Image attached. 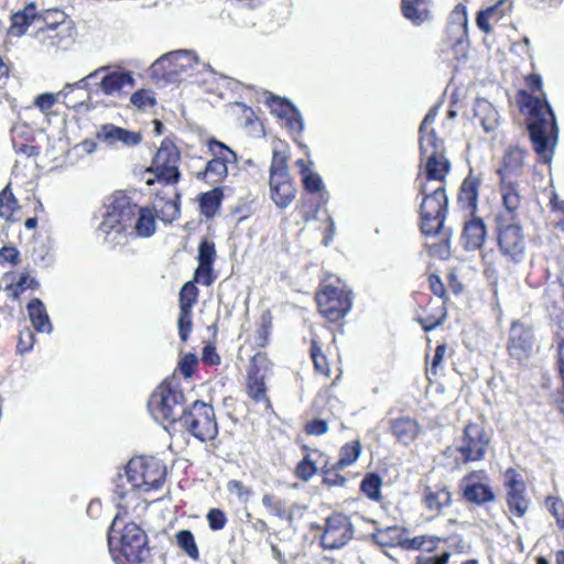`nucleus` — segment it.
Here are the masks:
<instances>
[{"label":"nucleus","mask_w":564,"mask_h":564,"mask_svg":"<svg viewBox=\"0 0 564 564\" xmlns=\"http://www.w3.org/2000/svg\"><path fill=\"white\" fill-rule=\"evenodd\" d=\"M523 80L525 87L517 91L516 104L525 117L535 153L541 162L550 163L558 138L556 117L543 90L541 75L531 73Z\"/></svg>","instance_id":"f257e3e1"},{"label":"nucleus","mask_w":564,"mask_h":564,"mask_svg":"<svg viewBox=\"0 0 564 564\" xmlns=\"http://www.w3.org/2000/svg\"><path fill=\"white\" fill-rule=\"evenodd\" d=\"M417 194L422 197L419 207V227L425 237L441 236L440 242L429 246L432 256L446 259L451 256L452 230H445L448 215L446 185L415 183Z\"/></svg>","instance_id":"f03ea898"},{"label":"nucleus","mask_w":564,"mask_h":564,"mask_svg":"<svg viewBox=\"0 0 564 564\" xmlns=\"http://www.w3.org/2000/svg\"><path fill=\"white\" fill-rule=\"evenodd\" d=\"M437 116L432 107L419 127L420 165L414 183L446 185L452 164L445 153L444 141L431 128Z\"/></svg>","instance_id":"7ed1b4c3"},{"label":"nucleus","mask_w":564,"mask_h":564,"mask_svg":"<svg viewBox=\"0 0 564 564\" xmlns=\"http://www.w3.org/2000/svg\"><path fill=\"white\" fill-rule=\"evenodd\" d=\"M138 213V204L124 192H115L107 205V212L99 225L105 240L116 242L120 237L131 236L132 224Z\"/></svg>","instance_id":"20e7f679"},{"label":"nucleus","mask_w":564,"mask_h":564,"mask_svg":"<svg viewBox=\"0 0 564 564\" xmlns=\"http://www.w3.org/2000/svg\"><path fill=\"white\" fill-rule=\"evenodd\" d=\"M186 398L175 379L163 380L151 393L148 408L162 424L175 425L186 409Z\"/></svg>","instance_id":"39448f33"},{"label":"nucleus","mask_w":564,"mask_h":564,"mask_svg":"<svg viewBox=\"0 0 564 564\" xmlns=\"http://www.w3.org/2000/svg\"><path fill=\"white\" fill-rule=\"evenodd\" d=\"M288 147L274 148L269 167L270 198L279 209L288 208L296 198L297 187L289 170Z\"/></svg>","instance_id":"423d86ee"},{"label":"nucleus","mask_w":564,"mask_h":564,"mask_svg":"<svg viewBox=\"0 0 564 564\" xmlns=\"http://www.w3.org/2000/svg\"><path fill=\"white\" fill-rule=\"evenodd\" d=\"M180 163L181 151L177 145L170 138L163 139L151 165L145 169V174L153 175L147 180V185L160 183L163 186H176L182 177Z\"/></svg>","instance_id":"0eeeda50"},{"label":"nucleus","mask_w":564,"mask_h":564,"mask_svg":"<svg viewBox=\"0 0 564 564\" xmlns=\"http://www.w3.org/2000/svg\"><path fill=\"white\" fill-rule=\"evenodd\" d=\"M495 234L500 254L508 262L520 263L525 256L527 239L519 219H511L505 214H497Z\"/></svg>","instance_id":"6e6552de"},{"label":"nucleus","mask_w":564,"mask_h":564,"mask_svg":"<svg viewBox=\"0 0 564 564\" xmlns=\"http://www.w3.org/2000/svg\"><path fill=\"white\" fill-rule=\"evenodd\" d=\"M315 302L317 312L329 323H337L341 321L352 305L351 291L337 284L322 281L315 292Z\"/></svg>","instance_id":"1a4fd4ad"},{"label":"nucleus","mask_w":564,"mask_h":564,"mask_svg":"<svg viewBox=\"0 0 564 564\" xmlns=\"http://www.w3.org/2000/svg\"><path fill=\"white\" fill-rule=\"evenodd\" d=\"M492 442V431L485 421H469L463 427L459 444L455 452L459 455L462 464L481 462L486 458Z\"/></svg>","instance_id":"9d476101"},{"label":"nucleus","mask_w":564,"mask_h":564,"mask_svg":"<svg viewBox=\"0 0 564 564\" xmlns=\"http://www.w3.org/2000/svg\"><path fill=\"white\" fill-rule=\"evenodd\" d=\"M126 474L133 488L150 492L163 486L167 471L161 459L154 456H138L128 462Z\"/></svg>","instance_id":"9b49d317"},{"label":"nucleus","mask_w":564,"mask_h":564,"mask_svg":"<svg viewBox=\"0 0 564 564\" xmlns=\"http://www.w3.org/2000/svg\"><path fill=\"white\" fill-rule=\"evenodd\" d=\"M178 423L202 442L213 441L218 435L215 410L210 404L200 400H196L189 406H186Z\"/></svg>","instance_id":"f8f14e48"},{"label":"nucleus","mask_w":564,"mask_h":564,"mask_svg":"<svg viewBox=\"0 0 564 564\" xmlns=\"http://www.w3.org/2000/svg\"><path fill=\"white\" fill-rule=\"evenodd\" d=\"M110 550L116 564H140L150 554L148 536L143 529L134 522H129L123 527L118 550Z\"/></svg>","instance_id":"ddd939ff"},{"label":"nucleus","mask_w":564,"mask_h":564,"mask_svg":"<svg viewBox=\"0 0 564 564\" xmlns=\"http://www.w3.org/2000/svg\"><path fill=\"white\" fill-rule=\"evenodd\" d=\"M271 366L272 362L269 359L268 354L259 351L250 358L246 372V394L253 403H262L265 410L273 409L267 386V373Z\"/></svg>","instance_id":"4468645a"},{"label":"nucleus","mask_w":564,"mask_h":564,"mask_svg":"<svg viewBox=\"0 0 564 564\" xmlns=\"http://www.w3.org/2000/svg\"><path fill=\"white\" fill-rule=\"evenodd\" d=\"M536 338L533 327L520 319H513L508 329L506 350L509 359L518 366H527L533 356Z\"/></svg>","instance_id":"2eb2a0df"},{"label":"nucleus","mask_w":564,"mask_h":564,"mask_svg":"<svg viewBox=\"0 0 564 564\" xmlns=\"http://www.w3.org/2000/svg\"><path fill=\"white\" fill-rule=\"evenodd\" d=\"M303 189L306 194L312 195L311 198L302 196L296 210L304 223H308L316 218L318 212L328 202V193L325 189L322 177L313 171L301 170Z\"/></svg>","instance_id":"dca6fc26"},{"label":"nucleus","mask_w":564,"mask_h":564,"mask_svg":"<svg viewBox=\"0 0 564 564\" xmlns=\"http://www.w3.org/2000/svg\"><path fill=\"white\" fill-rule=\"evenodd\" d=\"M207 148L213 158L203 171L196 173V178L209 184H219L228 176V164L236 163V153L225 143L215 138L207 141Z\"/></svg>","instance_id":"f3484780"},{"label":"nucleus","mask_w":564,"mask_h":564,"mask_svg":"<svg viewBox=\"0 0 564 564\" xmlns=\"http://www.w3.org/2000/svg\"><path fill=\"white\" fill-rule=\"evenodd\" d=\"M355 528L350 517L344 512L334 511L326 517L319 545L323 550H339L354 538Z\"/></svg>","instance_id":"a211bd4d"},{"label":"nucleus","mask_w":564,"mask_h":564,"mask_svg":"<svg viewBox=\"0 0 564 564\" xmlns=\"http://www.w3.org/2000/svg\"><path fill=\"white\" fill-rule=\"evenodd\" d=\"M308 355L313 364L314 372L317 376L329 379L333 375L335 384L341 377L340 357L334 352L332 347L323 343L317 336H313L310 341Z\"/></svg>","instance_id":"6ab92c4d"},{"label":"nucleus","mask_w":564,"mask_h":564,"mask_svg":"<svg viewBox=\"0 0 564 564\" xmlns=\"http://www.w3.org/2000/svg\"><path fill=\"white\" fill-rule=\"evenodd\" d=\"M503 485L509 512L516 518H523L529 510L530 499L527 497V485L522 476L510 467L505 471Z\"/></svg>","instance_id":"aec40b11"},{"label":"nucleus","mask_w":564,"mask_h":564,"mask_svg":"<svg viewBox=\"0 0 564 564\" xmlns=\"http://www.w3.org/2000/svg\"><path fill=\"white\" fill-rule=\"evenodd\" d=\"M264 104L273 116L284 122V127L290 133H302L303 120L301 113L289 99L267 91L264 94Z\"/></svg>","instance_id":"412c9836"},{"label":"nucleus","mask_w":564,"mask_h":564,"mask_svg":"<svg viewBox=\"0 0 564 564\" xmlns=\"http://www.w3.org/2000/svg\"><path fill=\"white\" fill-rule=\"evenodd\" d=\"M417 302L419 308L415 319L425 332L433 330L444 323L447 316V302L445 300H434L426 294H420Z\"/></svg>","instance_id":"4be33fe9"},{"label":"nucleus","mask_w":564,"mask_h":564,"mask_svg":"<svg viewBox=\"0 0 564 564\" xmlns=\"http://www.w3.org/2000/svg\"><path fill=\"white\" fill-rule=\"evenodd\" d=\"M529 152L519 145H509L501 156L496 173L501 180H517L523 173Z\"/></svg>","instance_id":"5701e85b"},{"label":"nucleus","mask_w":564,"mask_h":564,"mask_svg":"<svg viewBox=\"0 0 564 564\" xmlns=\"http://www.w3.org/2000/svg\"><path fill=\"white\" fill-rule=\"evenodd\" d=\"M480 474H484V471L473 470L468 473L460 480L459 485L464 500L477 506L492 502L496 499V495L489 485L471 481V479L477 478Z\"/></svg>","instance_id":"b1692460"},{"label":"nucleus","mask_w":564,"mask_h":564,"mask_svg":"<svg viewBox=\"0 0 564 564\" xmlns=\"http://www.w3.org/2000/svg\"><path fill=\"white\" fill-rule=\"evenodd\" d=\"M481 184V177L474 174L471 170L463 180L457 193V205L465 215L477 214Z\"/></svg>","instance_id":"393cba45"},{"label":"nucleus","mask_w":564,"mask_h":564,"mask_svg":"<svg viewBox=\"0 0 564 564\" xmlns=\"http://www.w3.org/2000/svg\"><path fill=\"white\" fill-rule=\"evenodd\" d=\"M462 229V243L465 250H480L487 238V226L484 219L476 214L466 215Z\"/></svg>","instance_id":"a878e982"},{"label":"nucleus","mask_w":564,"mask_h":564,"mask_svg":"<svg viewBox=\"0 0 564 564\" xmlns=\"http://www.w3.org/2000/svg\"><path fill=\"white\" fill-rule=\"evenodd\" d=\"M453 503V495L446 486H425L421 495V505L432 513L433 518L440 517L446 508Z\"/></svg>","instance_id":"bb28decb"},{"label":"nucleus","mask_w":564,"mask_h":564,"mask_svg":"<svg viewBox=\"0 0 564 564\" xmlns=\"http://www.w3.org/2000/svg\"><path fill=\"white\" fill-rule=\"evenodd\" d=\"M502 210L498 214H505L511 219H518L519 209L522 204L520 184L517 180H501L498 182Z\"/></svg>","instance_id":"cd10ccee"},{"label":"nucleus","mask_w":564,"mask_h":564,"mask_svg":"<svg viewBox=\"0 0 564 564\" xmlns=\"http://www.w3.org/2000/svg\"><path fill=\"white\" fill-rule=\"evenodd\" d=\"M389 432L398 443L409 446L419 438L422 426L415 417L403 415L390 420Z\"/></svg>","instance_id":"c85d7f7f"},{"label":"nucleus","mask_w":564,"mask_h":564,"mask_svg":"<svg viewBox=\"0 0 564 564\" xmlns=\"http://www.w3.org/2000/svg\"><path fill=\"white\" fill-rule=\"evenodd\" d=\"M66 14L59 9H48L36 14V35L50 37L52 40L61 39L58 29L65 24Z\"/></svg>","instance_id":"c756f323"},{"label":"nucleus","mask_w":564,"mask_h":564,"mask_svg":"<svg viewBox=\"0 0 564 564\" xmlns=\"http://www.w3.org/2000/svg\"><path fill=\"white\" fill-rule=\"evenodd\" d=\"M171 193L163 192L155 193L154 206L156 217H160L165 223H172L180 216V198L181 195L176 186H170Z\"/></svg>","instance_id":"7c9ffc66"},{"label":"nucleus","mask_w":564,"mask_h":564,"mask_svg":"<svg viewBox=\"0 0 564 564\" xmlns=\"http://www.w3.org/2000/svg\"><path fill=\"white\" fill-rule=\"evenodd\" d=\"M371 541L380 546L401 547L406 551L409 542L408 529L402 525H390L381 529H376L370 534Z\"/></svg>","instance_id":"2f4dec72"},{"label":"nucleus","mask_w":564,"mask_h":564,"mask_svg":"<svg viewBox=\"0 0 564 564\" xmlns=\"http://www.w3.org/2000/svg\"><path fill=\"white\" fill-rule=\"evenodd\" d=\"M133 86L134 78L130 72L113 70L101 77L97 84V91L101 90L105 95L113 96L121 94L126 87Z\"/></svg>","instance_id":"473e14b6"},{"label":"nucleus","mask_w":564,"mask_h":564,"mask_svg":"<svg viewBox=\"0 0 564 564\" xmlns=\"http://www.w3.org/2000/svg\"><path fill=\"white\" fill-rule=\"evenodd\" d=\"M512 9L510 0H498L495 4L480 10L476 15V24L484 33L492 31L490 21H500Z\"/></svg>","instance_id":"72a5a7b5"},{"label":"nucleus","mask_w":564,"mask_h":564,"mask_svg":"<svg viewBox=\"0 0 564 564\" xmlns=\"http://www.w3.org/2000/svg\"><path fill=\"white\" fill-rule=\"evenodd\" d=\"M431 0H401L400 10L404 19L420 26L432 20Z\"/></svg>","instance_id":"f704fd0d"},{"label":"nucleus","mask_w":564,"mask_h":564,"mask_svg":"<svg viewBox=\"0 0 564 564\" xmlns=\"http://www.w3.org/2000/svg\"><path fill=\"white\" fill-rule=\"evenodd\" d=\"M156 212L150 206L139 207L134 224H132L131 236L149 238L156 229Z\"/></svg>","instance_id":"c9c22d12"},{"label":"nucleus","mask_w":564,"mask_h":564,"mask_svg":"<svg viewBox=\"0 0 564 564\" xmlns=\"http://www.w3.org/2000/svg\"><path fill=\"white\" fill-rule=\"evenodd\" d=\"M37 9L34 2L28 3L22 10L14 12L11 18L10 33L22 36L31 24H36Z\"/></svg>","instance_id":"e433bc0d"},{"label":"nucleus","mask_w":564,"mask_h":564,"mask_svg":"<svg viewBox=\"0 0 564 564\" xmlns=\"http://www.w3.org/2000/svg\"><path fill=\"white\" fill-rule=\"evenodd\" d=\"M29 318L33 327L41 333H51L53 329L48 314L43 302L35 297L32 299L26 305Z\"/></svg>","instance_id":"4c0bfd02"},{"label":"nucleus","mask_w":564,"mask_h":564,"mask_svg":"<svg viewBox=\"0 0 564 564\" xmlns=\"http://www.w3.org/2000/svg\"><path fill=\"white\" fill-rule=\"evenodd\" d=\"M224 199V192L221 187H214L208 192H204L198 196L199 213L204 217L214 218Z\"/></svg>","instance_id":"58836bf2"},{"label":"nucleus","mask_w":564,"mask_h":564,"mask_svg":"<svg viewBox=\"0 0 564 564\" xmlns=\"http://www.w3.org/2000/svg\"><path fill=\"white\" fill-rule=\"evenodd\" d=\"M447 542L448 539L445 536L435 534H419L409 538V542H406V551H419L427 553L426 555H433L432 553L438 549L441 543Z\"/></svg>","instance_id":"ea45409f"},{"label":"nucleus","mask_w":564,"mask_h":564,"mask_svg":"<svg viewBox=\"0 0 564 564\" xmlns=\"http://www.w3.org/2000/svg\"><path fill=\"white\" fill-rule=\"evenodd\" d=\"M184 56L182 51L171 52L156 59L153 66L156 70H162L163 77L177 76L185 69V66L178 63Z\"/></svg>","instance_id":"a19ab883"},{"label":"nucleus","mask_w":564,"mask_h":564,"mask_svg":"<svg viewBox=\"0 0 564 564\" xmlns=\"http://www.w3.org/2000/svg\"><path fill=\"white\" fill-rule=\"evenodd\" d=\"M362 453V445L359 440H352L343 444L338 451V459L335 462L337 469H346L352 466Z\"/></svg>","instance_id":"79ce46f5"},{"label":"nucleus","mask_w":564,"mask_h":564,"mask_svg":"<svg viewBox=\"0 0 564 564\" xmlns=\"http://www.w3.org/2000/svg\"><path fill=\"white\" fill-rule=\"evenodd\" d=\"M383 480L378 473H366L360 481L359 490L369 500L380 502L382 500L381 488Z\"/></svg>","instance_id":"37998d69"},{"label":"nucleus","mask_w":564,"mask_h":564,"mask_svg":"<svg viewBox=\"0 0 564 564\" xmlns=\"http://www.w3.org/2000/svg\"><path fill=\"white\" fill-rule=\"evenodd\" d=\"M20 210V205L14 196L11 183L0 192V217L9 221H18L20 217H15V214Z\"/></svg>","instance_id":"c03bdc74"},{"label":"nucleus","mask_w":564,"mask_h":564,"mask_svg":"<svg viewBox=\"0 0 564 564\" xmlns=\"http://www.w3.org/2000/svg\"><path fill=\"white\" fill-rule=\"evenodd\" d=\"M174 540L177 547L182 550L189 558L194 561L199 558V549L191 530L183 529L177 531L174 535Z\"/></svg>","instance_id":"a18cd8bd"},{"label":"nucleus","mask_w":564,"mask_h":564,"mask_svg":"<svg viewBox=\"0 0 564 564\" xmlns=\"http://www.w3.org/2000/svg\"><path fill=\"white\" fill-rule=\"evenodd\" d=\"M199 290L195 282L187 281L183 284L178 293V306L181 311H193L198 301Z\"/></svg>","instance_id":"49530a36"},{"label":"nucleus","mask_w":564,"mask_h":564,"mask_svg":"<svg viewBox=\"0 0 564 564\" xmlns=\"http://www.w3.org/2000/svg\"><path fill=\"white\" fill-rule=\"evenodd\" d=\"M39 286L40 283L29 272H23L17 282L7 285L6 291L13 300H18L26 290H36Z\"/></svg>","instance_id":"de8ad7c7"},{"label":"nucleus","mask_w":564,"mask_h":564,"mask_svg":"<svg viewBox=\"0 0 564 564\" xmlns=\"http://www.w3.org/2000/svg\"><path fill=\"white\" fill-rule=\"evenodd\" d=\"M318 473L317 463L313 457L303 455L302 459L299 460L294 467L293 476L302 482L310 481Z\"/></svg>","instance_id":"09e8293b"},{"label":"nucleus","mask_w":564,"mask_h":564,"mask_svg":"<svg viewBox=\"0 0 564 564\" xmlns=\"http://www.w3.org/2000/svg\"><path fill=\"white\" fill-rule=\"evenodd\" d=\"M262 505L273 517L282 520L291 518V512L289 511L285 502L273 494L263 495Z\"/></svg>","instance_id":"8fccbe9b"},{"label":"nucleus","mask_w":564,"mask_h":564,"mask_svg":"<svg viewBox=\"0 0 564 564\" xmlns=\"http://www.w3.org/2000/svg\"><path fill=\"white\" fill-rule=\"evenodd\" d=\"M273 325V317L270 311L261 314L260 325L256 334V344L258 347L263 348L269 344L271 330Z\"/></svg>","instance_id":"3c124183"},{"label":"nucleus","mask_w":564,"mask_h":564,"mask_svg":"<svg viewBox=\"0 0 564 564\" xmlns=\"http://www.w3.org/2000/svg\"><path fill=\"white\" fill-rule=\"evenodd\" d=\"M32 259L34 264L43 270L50 269L55 262L52 248L45 243L33 248Z\"/></svg>","instance_id":"603ef678"},{"label":"nucleus","mask_w":564,"mask_h":564,"mask_svg":"<svg viewBox=\"0 0 564 564\" xmlns=\"http://www.w3.org/2000/svg\"><path fill=\"white\" fill-rule=\"evenodd\" d=\"M343 469H337L334 464L325 463L321 468L323 484L328 487H343L347 482V478L340 474Z\"/></svg>","instance_id":"864d4df0"},{"label":"nucleus","mask_w":564,"mask_h":564,"mask_svg":"<svg viewBox=\"0 0 564 564\" xmlns=\"http://www.w3.org/2000/svg\"><path fill=\"white\" fill-rule=\"evenodd\" d=\"M12 144L17 154L26 158H36L40 154V148L29 143V139H23L17 129L12 130Z\"/></svg>","instance_id":"5fc2aeb1"},{"label":"nucleus","mask_w":564,"mask_h":564,"mask_svg":"<svg viewBox=\"0 0 564 564\" xmlns=\"http://www.w3.org/2000/svg\"><path fill=\"white\" fill-rule=\"evenodd\" d=\"M556 368L558 372V377L561 379V388L557 391V397L555 398V404L558 412L564 416V345L556 349Z\"/></svg>","instance_id":"6e6d98bb"},{"label":"nucleus","mask_w":564,"mask_h":564,"mask_svg":"<svg viewBox=\"0 0 564 564\" xmlns=\"http://www.w3.org/2000/svg\"><path fill=\"white\" fill-rule=\"evenodd\" d=\"M131 104L139 110H145L156 105L154 93L150 89H138L130 97Z\"/></svg>","instance_id":"4d7b16f0"},{"label":"nucleus","mask_w":564,"mask_h":564,"mask_svg":"<svg viewBox=\"0 0 564 564\" xmlns=\"http://www.w3.org/2000/svg\"><path fill=\"white\" fill-rule=\"evenodd\" d=\"M217 279V274L214 270V264L198 263L194 272L193 282L200 283L205 286H210Z\"/></svg>","instance_id":"13d9d810"},{"label":"nucleus","mask_w":564,"mask_h":564,"mask_svg":"<svg viewBox=\"0 0 564 564\" xmlns=\"http://www.w3.org/2000/svg\"><path fill=\"white\" fill-rule=\"evenodd\" d=\"M216 258L215 242L208 238H203L198 245V263L214 264Z\"/></svg>","instance_id":"bf43d9fd"},{"label":"nucleus","mask_w":564,"mask_h":564,"mask_svg":"<svg viewBox=\"0 0 564 564\" xmlns=\"http://www.w3.org/2000/svg\"><path fill=\"white\" fill-rule=\"evenodd\" d=\"M545 506L550 513L555 518L556 524L561 530H564V502L557 496H547L545 498Z\"/></svg>","instance_id":"052dcab7"},{"label":"nucleus","mask_w":564,"mask_h":564,"mask_svg":"<svg viewBox=\"0 0 564 564\" xmlns=\"http://www.w3.org/2000/svg\"><path fill=\"white\" fill-rule=\"evenodd\" d=\"M122 131L121 127L112 123L102 124L96 134V138L108 145H116L119 142V132Z\"/></svg>","instance_id":"680f3d73"},{"label":"nucleus","mask_w":564,"mask_h":564,"mask_svg":"<svg viewBox=\"0 0 564 564\" xmlns=\"http://www.w3.org/2000/svg\"><path fill=\"white\" fill-rule=\"evenodd\" d=\"M329 430L328 421L319 417L307 420L303 425V432L307 436H322Z\"/></svg>","instance_id":"e2e57ef3"},{"label":"nucleus","mask_w":564,"mask_h":564,"mask_svg":"<svg viewBox=\"0 0 564 564\" xmlns=\"http://www.w3.org/2000/svg\"><path fill=\"white\" fill-rule=\"evenodd\" d=\"M193 311H181L177 319L180 339L185 343L188 340L193 328Z\"/></svg>","instance_id":"0e129e2a"},{"label":"nucleus","mask_w":564,"mask_h":564,"mask_svg":"<svg viewBox=\"0 0 564 564\" xmlns=\"http://www.w3.org/2000/svg\"><path fill=\"white\" fill-rule=\"evenodd\" d=\"M206 520H207L208 527L212 531L223 530L228 522V518H227L225 511L219 508L209 509L206 514Z\"/></svg>","instance_id":"69168bd1"},{"label":"nucleus","mask_w":564,"mask_h":564,"mask_svg":"<svg viewBox=\"0 0 564 564\" xmlns=\"http://www.w3.org/2000/svg\"><path fill=\"white\" fill-rule=\"evenodd\" d=\"M452 553L447 550L433 555L420 554L415 557L413 564H448Z\"/></svg>","instance_id":"338daca9"},{"label":"nucleus","mask_w":564,"mask_h":564,"mask_svg":"<svg viewBox=\"0 0 564 564\" xmlns=\"http://www.w3.org/2000/svg\"><path fill=\"white\" fill-rule=\"evenodd\" d=\"M227 490L243 501H247L252 495V489L238 479L229 480L227 482Z\"/></svg>","instance_id":"774afa93"}]
</instances>
